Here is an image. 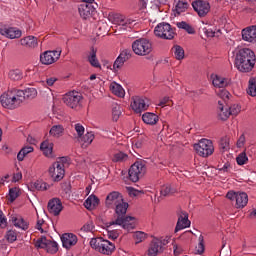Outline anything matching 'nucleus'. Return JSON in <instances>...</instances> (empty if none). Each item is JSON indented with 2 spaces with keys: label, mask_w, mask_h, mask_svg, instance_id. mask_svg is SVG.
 <instances>
[{
  "label": "nucleus",
  "mask_w": 256,
  "mask_h": 256,
  "mask_svg": "<svg viewBox=\"0 0 256 256\" xmlns=\"http://www.w3.org/2000/svg\"><path fill=\"white\" fill-rule=\"evenodd\" d=\"M255 52L249 48H241L235 56L234 65L240 73H251L255 69Z\"/></svg>",
  "instance_id": "1"
},
{
  "label": "nucleus",
  "mask_w": 256,
  "mask_h": 256,
  "mask_svg": "<svg viewBox=\"0 0 256 256\" xmlns=\"http://www.w3.org/2000/svg\"><path fill=\"white\" fill-rule=\"evenodd\" d=\"M154 35L158 39H164L166 41H173L177 37V32L171 24L167 22H161L154 28Z\"/></svg>",
  "instance_id": "2"
},
{
  "label": "nucleus",
  "mask_w": 256,
  "mask_h": 256,
  "mask_svg": "<svg viewBox=\"0 0 256 256\" xmlns=\"http://www.w3.org/2000/svg\"><path fill=\"white\" fill-rule=\"evenodd\" d=\"M132 50L135 55L145 57V55H149L153 51V43L147 38L136 39L132 43Z\"/></svg>",
  "instance_id": "3"
},
{
  "label": "nucleus",
  "mask_w": 256,
  "mask_h": 256,
  "mask_svg": "<svg viewBox=\"0 0 256 256\" xmlns=\"http://www.w3.org/2000/svg\"><path fill=\"white\" fill-rule=\"evenodd\" d=\"M147 173V167L145 166V161L140 160L134 162L129 170H128V177L132 183H137L143 175Z\"/></svg>",
  "instance_id": "4"
},
{
  "label": "nucleus",
  "mask_w": 256,
  "mask_h": 256,
  "mask_svg": "<svg viewBox=\"0 0 256 256\" xmlns=\"http://www.w3.org/2000/svg\"><path fill=\"white\" fill-rule=\"evenodd\" d=\"M63 103L70 109H81L83 103V95L77 91H70L62 98Z\"/></svg>",
  "instance_id": "5"
},
{
  "label": "nucleus",
  "mask_w": 256,
  "mask_h": 256,
  "mask_svg": "<svg viewBox=\"0 0 256 256\" xmlns=\"http://www.w3.org/2000/svg\"><path fill=\"white\" fill-rule=\"evenodd\" d=\"M194 149L200 157H209V155H213V151H215L213 142L205 138L201 139L197 144H194Z\"/></svg>",
  "instance_id": "6"
},
{
  "label": "nucleus",
  "mask_w": 256,
  "mask_h": 256,
  "mask_svg": "<svg viewBox=\"0 0 256 256\" xmlns=\"http://www.w3.org/2000/svg\"><path fill=\"white\" fill-rule=\"evenodd\" d=\"M114 23L117 25L115 33L116 35H119V33H125L127 29H131V25L135 23V20L125 18V16L120 14H116L114 16Z\"/></svg>",
  "instance_id": "7"
},
{
  "label": "nucleus",
  "mask_w": 256,
  "mask_h": 256,
  "mask_svg": "<svg viewBox=\"0 0 256 256\" xmlns=\"http://www.w3.org/2000/svg\"><path fill=\"white\" fill-rule=\"evenodd\" d=\"M48 173L54 182L59 183L65 177V165L61 164V162H54L49 167Z\"/></svg>",
  "instance_id": "8"
},
{
  "label": "nucleus",
  "mask_w": 256,
  "mask_h": 256,
  "mask_svg": "<svg viewBox=\"0 0 256 256\" xmlns=\"http://www.w3.org/2000/svg\"><path fill=\"white\" fill-rule=\"evenodd\" d=\"M192 7L199 17H207V14L211 11V4L205 0L193 1Z\"/></svg>",
  "instance_id": "9"
},
{
  "label": "nucleus",
  "mask_w": 256,
  "mask_h": 256,
  "mask_svg": "<svg viewBox=\"0 0 256 256\" xmlns=\"http://www.w3.org/2000/svg\"><path fill=\"white\" fill-rule=\"evenodd\" d=\"M0 102L4 109H17V107H19L15 96H13L10 90L0 96Z\"/></svg>",
  "instance_id": "10"
},
{
  "label": "nucleus",
  "mask_w": 256,
  "mask_h": 256,
  "mask_svg": "<svg viewBox=\"0 0 256 256\" xmlns=\"http://www.w3.org/2000/svg\"><path fill=\"white\" fill-rule=\"evenodd\" d=\"M78 12L80 17L87 21V19L95 15L96 9L95 6H93V4H80L78 6Z\"/></svg>",
  "instance_id": "11"
},
{
  "label": "nucleus",
  "mask_w": 256,
  "mask_h": 256,
  "mask_svg": "<svg viewBox=\"0 0 256 256\" xmlns=\"http://www.w3.org/2000/svg\"><path fill=\"white\" fill-rule=\"evenodd\" d=\"M47 207L49 213H51V215H54V217H57L61 214V211H63V203L59 198H52L51 200H49Z\"/></svg>",
  "instance_id": "12"
},
{
  "label": "nucleus",
  "mask_w": 256,
  "mask_h": 256,
  "mask_svg": "<svg viewBox=\"0 0 256 256\" xmlns=\"http://www.w3.org/2000/svg\"><path fill=\"white\" fill-rule=\"evenodd\" d=\"M123 201V196L117 191L110 192L105 200L108 209H115V205Z\"/></svg>",
  "instance_id": "13"
},
{
  "label": "nucleus",
  "mask_w": 256,
  "mask_h": 256,
  "mask_svg": "<svg viewBox=\"0 0 256 256\" xmlns=\"http://www.w3.org/2000/svg\"><path fill=\"white\" fill-rule=\"evenodd\" d=\"M131 108L136 113H143V111H147V109H149V105H147L145 99L139 96H134L132 98Z\"/></svg>",
  "instance_id": "14"
},
{
  "label": "nucleus",
  "mask_w": 256,
  "mask_h": 256,
  "mask_svg": "<svg viewBox=\"0 0 256 256\" xmlns=\"http://www.w3.org/2000/svg\"><path fill=\"white\" fill-rule=\"evenodd\" d=\"M212 84L218 89H225L231 85V79L219 76L217 74H211Z\"/></svg>",
  "instance_id": "15"
},
{
  "label": "nucleus",
  "mask_w": 256,
  "mask_h": 256,
  "mask_svg": "<svg viewBox=\"0 0 256 256\" xmlns=\"http://www.w3.org/2000/svg\"><path fill=\"white\" fill-rule=\"evenodd\" d=\"M62 246L64 249H71V247H75L77 245V235L73 233H65L61 236Z\"/></svg>",
  "instance_id": "16"
},
{
  "label": "nucleus",
  "mask_w": 256,
  "mask_h": 256,
  "mask_svg": "<svg viewBox=\"0 0 256 256\" xmlns=\"http://www.w3.org/2000/svg\"><path fill=\"white\" fill-rule=\"evenodd\" d=\"M242 39L248 43H256V25L244 28L242 30Z\"/></svg>",
  "instance_id": "17"
},
{
  "label": "nucleus",
  "mask_w": 256,
  "mask_h": 256,
  "mask_svg": "<svg viewBox=\"0 0 256 256\" xmlns=\"http://www.w3.org/2000/svg\"><path fill=\"white\" fill-rule=\"evenodd\" d=\"M163 251H165V248L161 246L159 238H154L149 245L148 256H158L160 253H163Z\"/></svg>",
  "instance_id": "18"
},
{
  "label": "nucleus",
  "mask_w": 256,
  "mask_h": 256,
  "mask_svg": "<svg viewBox=\"0 0 256 256\" xmlns=\"http://www.w3.org/2000/svg\"><path fill=\"white\" fill-rule=\"evenodd\" d=\"M182 215H180L178 218V221L175 227V233L183 229H187V227H191V220H189V214H187V212H182Z\"/></svg>",
  "instance_id": "19"
},
{
  "label": "nucleus",
  "mask_w": 256,
  "mask_h": 256,
  "mask_svg": "<svg viewBox=\"0 0 256 256\" xmlns=\"http://www.w3.org/2000/svg\"><path fill=\"white\" fill-rule=\"evenodd\" d=\"M0 33L4 35V37H7V39H19L21 35H23L21 30L15 27L1 28Z\"/></svg>",
  "instance_id": "20"
},
{
  "label": "nucleus",
  "mask_w": 256,
  "mask_h": 256,
  "mask_svg": "<svg viewBox=\"0 0 256 256\" xmlns=\"http://www.w3.org/2000/svg\"><path fill=\"white\" fill-rule=\"evenodd\" d=\"M59 61V54L57 56H53V52L45 51L40 55V63L42 65H53V63Z\"/></svg>",
  "instance_id": "21"
},
{
  "label": "nucleus",
  "mask_w": 256,
  "mask_h": 256,
  "mask_svg": "<svg viewBox=\"0 0 256 256\" xmlns=\"http://www.w3.org/2000/svg\"><path fill=\"white\" fill-rule=\"evenodd\" d=\"M20 45L28 49H35L39 45V42L35 36H26L20 39Z\"/></svg>",
  "instance_id": "22"
},
{
  "label": "nucleus",
  "mask_w": 256,
  "mask_h": 256,
  "mask_svg": "<svg viewBox=\"0 0 256 256\" xmlns=\"http://www.w3.org/2000/svg\"><path fill=\"white\" fill-rule=\"evenodd\" d=\"M218 111H220L218 113V118L220 119V121H227L232 115L231 111H229V108L225 109L223 100L218 101Z\"/></svg>",
  "instance_id": "23"
},
{
  "label": "nucleus",
  "mask_w": 256,
  "mask_h": 256,
  "mask_svg": "<svg viewBox=\"0 0 256 256\" xmlns=\"http://www.w3.org/2000/svg\"><path fill=\"white\" fill-rule=\"evenodd\" d=\"M236 203L235 207L236 209H243L244 207H247V203H249V196L245 192H240L236 196Z\"/></svg>",
  "instance_id": "24"
},
{
  "label": "nucleus",
  "mask_w": 256,
  "mask_h": 256,
  "mask_svg": "<svg viewBox=\"0 0 256 256\" xmlns=\"http://www.w3.org/2000/svg\"><path fill=\"white\" fill-rule=\"evenodd\" d=\"M113 251H115V244L109 240H103L99 253H102V255H113Z\"/></svg>",
  "instance_id": "25"
},
{
  "label": "nucleus",
  "mask_w": 256,
  "mask_h": 256,
  "mask_svg": "<svg viewBox=\"0 0 256 256\" xmlns=\"http://www.w3.org/2000/svg\"><path fill=\"white\" fill-rule=\"evenodd\" d=\"M142 120L146 125H157L159 116L153 112H146L142 115Z\"/></svg>",
  "instance_id": "26"
},
{
  "label": "nucleus",
  "mask_w": 256,
  "mask_h": 256,
  "mask_svg": "<svg viewBox=\"0 0 256 256\" xmlns=\"http://www.w3.org/2000/svg\"><path fill=\"white\" fill-rule=\"evenodd\" d=\"M100 200L96 195H90L84 202V207L88 209V211H93L95 207L99 206Z\"/></svg>",
  "instance_id": "27"
},
{
  "label": "nucleus",
  "mask_w": 256,
  "mask_h": 256,
  "mask_svg": "<svg viewBox=\"0 0 256 256\" xmlns=\"http://www.w3.org/2000/svg\"><path fill=\"white\" fill-rule=\"evenodd\" d=\"M9 91L13 95L18 107H21V103L25 101V91L17 88H11Z\"/></svg>",
  "instance_id": "28"
},
{
  "label": "nucleus",
  "mask_w": 256,
  "mask_h": 256,
  "mask_svg": "<svg viewBox=\"0 0 256 256\" xmlns=\"http://www.w3.org/2000/svg\"><path fill=\"white\" fill-rule=\"evenodd\" d=\"M131 221H135V217L124 215L122 217H117L114 221L106 222V227H111L113 225H123V223H131Z\"/></svg>",
  "instance_id": "29"
},
{
  "label": "nucleus",
  "mask_w": 256,
  "mask_h": 256,
  "mask_svg": "<svg viewBox=\"0 0 256 256\" xmlns=\"http://www.w3.org/2000/svg\"><path fill=\"white\" fill-rule=\"evenodd\" d=\"M114 207H115L116 215H118V217H123L127 215V209H129V203L124 202L122 200L121 202H118Z\"/></svg>",
  "instance_id": "30"
},
{
  "label": "nucleus",
  "mask_w": 256,
  "mask_h": 256,
  "mask_svg": "<svg viewBox=\"0 0 256 256\" xmlns=\"http://www.w3.org/2000/svg\"><path fill=\"white\" fill-rule=\"evenodd\" d=\"M88 61L92 67H95L96 69H100L101 64L97 59V49H95V47L93 46L91 47L90 54L88 55Z\"/></svg>",
  "instance_id": "31"
},
{
  "label": "nucleus",
  "mask_w": 256,
  "mask_h": 256,
  "mask_svg": "<svg viewBox=\"0 0 256 256\" xmlns=\"http://www.w3.org/2000/svg\"><path fill=\"white\" fill-rule=\"evenodd\" d=\"M14 227H18V229H22V231H27L29 229V223L23 219V217L17 218L15 216L11 219Z\"/></svg>",
  "instance_id": "32"
},
{
  "label": "nucleus",
  "mask_w": 256,
  "mask_h": 256,
  "mask_svg": "<svg viewBox=\"0 0 256 256\" xmlns=\"http://www.w3.org/2000/svg\"><path fill=\"white\" fill-rule=\"evenodd\" d=\"M189 9V2L187 0H178L175 5V15H181V13H185Z\"/></svg>",
  "instance_id": "33"
},
{
  "label": "nucleus",
  "mask_w": 256,
  "mask_h": 256,
  "mask_svg": "<svg viewBox=\"0 0 256 256\" xmlns=\"http://www.w3.org/2000/svg\"><path fill=\"white\" fill-rule=\"evenodd\" d=\"M40 149L45 157H53V143H50L49 141H44L40 144Z\"/></svg>",
  "instance_id": "34"
},
{
  "label": "nucleus",
  "mask_w": 256,
  "mask_h": 256,
  "mask_svg": "<svg viewBox=\"0 0 256 256\" xmlns=\"http://www.w3.org/2000/svg\"><path fill=\"white\" fill-rule=\"evenodd\" d=\"M110 90L117 97H125V90L123 89V86H121L117 82H112L111 83Z\"/></svg>",
  "instance_id": "35"
},
{
  "label": "nucleus",
  "mask_w": 256,
  "mask_h": 256,
  "mask_svg": "<svg viewBox=\"0 0 256 256\" xmlns=\"http://www.w3.org/2000/svg\"><path fill=\"white\" fill-rule=\"evenodd\" d=\"M35 149L33 146H24L17 154L18 161H24L25 157L29 155V153H33Z\"/></svg>",
  "instance_id": "36"
},
{
  "label": "nucleus",
  "mask_w": 256,
  "mask_h": 256,
  "mask_svg": "<svg viewBox=\"0 0 256 256\" xmlns=\"http://www.w3.org/2000/svg\"><path fill=\"white\" fill-rule=\"evenodd\" d=\"M64 131H65V128H63V125H54L50 129L49 133L50 135H52V137L59 138V137H63Z\"/></svg>",
  "instance_id": "37"
},
{
  "label": "nucleus",
  "mask_w": 256,
  "mask_h": 256,
  "mask_svg": "<svg viewBox=\"0 0 256 256\" xmlns=\"http://www.w3.org/2000/svg\"><path fill=\"white\" fill-rule=\"evenodd\" d=\"M8 77L11 81H21V79H23V71L19 69H12L9 71Z\"/></svg>",
  "instance_id": "38"
},
{
  "label": "nucleus",
  "mask_w": 256,
  "mask_h": 256,
  "mask_svg": "<svg viewBox=\"0 0 256 256\" xmlns=\"http://www.w3.org/2000/svg\"><path fill=\"white\" fill-rule=\"evenodd\" d=\"M176 27L178 29H184L189 35H195V28L185 21L177 22Z\"/></svg>",
  "instance_id": "39"
},
{
  "label": "nucleus",
  "mask_w": 256,
  "mask_h": 256,
  "mask_svg": "<svg viewBox=\"0 0 256 256\" xmlns=\"http://www.w3.org/2000/svg\"><path fill=\"white\" fill-rule=\"evenodd\" d=\"M43 249H46L47 253H50L51 255H55V253H57V251H59V244H57V242L50 240L46 247H44Z\"/></svg>",
  "instance_id": "40"
},
{
  "label": "nucleus",
  "mask_w": 256,
  "mask_h": 256,
  "mask_svg": "<svg viewBox=\"0 0 256 256\" xmlns=\"http://www.w3.org/2000/svg\"><path fill=\"white\" fill-rule=\"evenodd\" d=\"M172 49L174 51V56H175V59H177V61H181L185 59V50L183 49V47L179 45H174Z\"/></svg>",
  "instance_id": "41"
},
{
  "label": "nucleus",
  "mask_w": 256,
  "mask_h": 256,
  "mask_svg": "<svg viewBox=\"0 0 256 256\" xmlns=\"http://www.w3.org/2000/svg\"><path fill=\"white\" fill-rule=\"evenodd\" d=\"M247 93L251 97H256V78L255 77H251L249 79Z\"/></svg>",
  "instance_id": "42"
},
{
  "label": "nucleus",
  "mask_w": 256,
  "mask_h": 256,
  "mask_svg": "<svg viewBox=\"0 0 256 256\" xmlns=\"http://www.w3.org/2000/svg\"><path fill=\"white\" fill-rule=\"evenodd\" d=\"M105 239H103V238H92L91 240H90V247L92 248V249H95V251H101V246L103 245V241H104Z\"/></svg>",
  "instance_id": "43"
},
{
  "label": "nucleus",
  "mask_w": 256,
  "mask_h": 256,
  "mask_svg": "<svg viewBox=\"0 0 256 256\" xmlns=\"http://www.w3.org/2000/svg\"><path fill=\"white\" fill-rule=\"evenodd\" d=\"M95 139V134L93 132H87L84 136L79 138L80 143H85L86 145H91Z\"/></svg>",
  "instance_id": "44"
},
{
  "label": "nucleus",
  "mask_w": 256,
  "mask_h": 256,
  "mask_svg": "<svg viewBox=\"0 0 256 256\" xmlns=\"http://www.w3.org/2000/svg\"><path fill=\"white\" fill-rule=\"evenodd\" d=\"M176 191L177 190H175L171 186L167 185V186H164L161 188L160 194H161V197H171V195H174V193H176Z\"/></svg>",
  "instance_id": "45"
},
{
  "label": "nucleus",
  "mask_w": 256,
  "mask_h": 256,
  "mask_svg": "<svg viewBox=\"0 0 256 256\" xmlns=\"http://www.w3.org/2000/svg\"><path fill=\"white\" fill-rule=\"evenodd\" d=\"M133 239L136 245H138V243H143L147 239V234L143 231H137L134 233Z\"/></svg>",
  "instance_id": "46"
},
{
  "label": "nucleus",
  "mask_w": 256,
  "mask_h": 256,
  "mask_svg": "<svg viewBox=\"0 0 256 256\" xmlns=\"http://www.w3.org/2000/svg\"><path fill=\"white\" fill-rule=\"evenodd\" d=\"M33 187L37 191H47V189H49V184H47V182L37 180L36 182H34Z\"/></svg>",
  "instance_id": "47"
},
{
  "label": "nucleus",
  "mask_w": 256,
  "mask_h": 256,
  "mask_svg": "<svg viewBox=\"0 0 256 256\" xmlns=\"http://www.w3.org/2000/svg\"><path fill=\"white\" fill-rule=\"evenodd\" d=\"M104 225V229H106L107 231L108 239H112V241L119 239V230H109V227H107V223H105Z\"/></svg>",
  "instance_id": "48"
},
{
  "label": "nucleus",
  "mask_w": 256,
  "mask_h": 256,
  "mask_svg": "<svg viewBox=\"0 0 256 256\" xmlns=\"http://www.w3.org/2000/svg\"><path fill=\"white\" fill-rule=\"evenodd\" d=\"M35 97H37V89L26 88L24 90V99H35Z\"/></svg>",
  "instance_id": "49"
},
{
  "label": "nucleus",
  "mask_w": 256,
  "mask_h": 256,
  "mask_svg": "<svg viewBox=\"0 0 256 256\" xmlns=\"http://www.w3.org/2000/svg\"><path fill=\"white\" fill-rule=\"evenodd\" d=\"M219 147H220V151L222 153H225V151H229L230 147H229V138L228 137H223L220 140L219 143Z\"/></svg>",
  "instance_id": "50"
},
{
  "label": "nucleus",
  "mask_w": 256,
  "mask_h": 256,
  "mask_svg": "<svg viewBox=\"0 0 256 256\" xmlns=\"http://www.w3.org/2000/svg\"><path fill=\"white\" fill-rule=\"evenodd\" d=\"M127 154L123 153V152H118L116 154H114V157L112 159L113 163H121L123 161H127Z\"/></svg>",
  "instance_id": "51"
},
{
  "label": "nucleus",
  "mask_w": 256,
  "mask_h": 256,
  "mask_svg": "<svg viewBox=\"0 0 256 256\" xmlns=\"http://www.w3.org/2000/svg\"><path fill=\"white\" fill-rule=\"evenodd\" d=\"M5 239L8 243H15V241H17V232H15V230H8L6 232Z\"/></svg>",
  "instance_id": "52"
},
{
  "label": "nucleus",
  "mask_w": 256,
  "mask_h": 256,
  "mask_svg": "<svg viewBox=\"0 0 256 256\" xmlns=\"http://www.w3.org/2000/svg\"><path fill=\"white\" fill-rule=\"evenodd\" d=\"M51 240H48L46 236H41L35 244V247L38 249H44V247H47V243H49Z\"/></svg>",
  "instance_id": "53"
},
{
  "label": "nucleus",
  "mask_w": 256,
  "mask_h": 256,
  "mask_svg": "<svg viewBox=\"0 0 256 256\" xmlns=\"http://www.w3.org/2000/svg\"><path fill=\"white\" fill-rule=\"evenodd\" d=\"M19 197V188L13 187L9 189V201L10 203L15 202V200Z\"/></svg>",
  "instance_id": "54"
},
{
  "label": "nucleus",
  "mask_w": 256,
  "mask_h": 256,
  "mask_svg": "<svg viewBox=\"0 0 256 256\" xmlns=\"http://www.w3.org/2000/svg\"><path fill=\"white\" fill-rule=\"evenodd\" d=\"M198 248H197V253L198 255H203V253H205V238L203 237V235H200L198 238Z\"/></svg>",
  "instance_id": "55"
},
{
  "label": "nucleus",
  "mask_w": 256,
  "mask_h": 256,
  "mask_svg": "<svg viewBox=\"0 0 256 256\" xmlns=\"http://www.w3.org/2000/svg\"><path fill=\"white\" fill-rule=\"evenodd\" d=\"M61 189L66 197H71V182H62Z\"/></svg>",
  "instance_id": "56"
},
{
  "label": "nucleus",
  "mask_w": 256,
  "mask_h": 256,
  "mask_svg": "<svg viewBox=\"0 0 256 256\" xmlns=\"http://www.w3.org/2000/svg\"><path fill=\"white\" fill-rule=\"evenodd\" d=\"M119 117H121V107L116 105L112 108V119L113 121H119Z\"/></svg>",
  "instance_id": "57"
},
{
  "label": "nucleus",
  "mask_w": 256,
  "mask_h": 256,
  "mask_svg": "<svg viewBox=\"0 0 256 256\" xmlns=\"http://www.w3.org/2000/svg\"><path fill=\"white\" fill-rule=\"evenodd\" d=\"M249 161V158L247 157V154L245 152L240 153L236 158V163L238 165H245Z\"/></svg>",
  "instance_id": "58"
},
{
  "label": "nucleus",
  "mask_w": 256,
  "mask_h": 256,
  "mask_svg": "<svg viewBox=\"0 0 256 256\" xmlns=\"http://www.w3.org/2000/svg\"><path fill=\"white\" fill-rule=\"evenodd\" d=\"M119 57H121V59L123 60L124 63H127V61H129V59H131V57H132L131 50H129V49L123 50L119 54Z\"/></svg>",
  "instance_id": "59"
},
{
  "label": "nucleus",
  "mask_w": 256,
  "mask_h": 256,
  "mask_svg": "<svg viewBox=\"0 0 256 256\" xmlns=\"http://www.w3.org/2000/svg\"><path fill=\"white\" fill-rule=\"evenodd\" d=\"M125 65V62L121 56H118L113 64L114 71H117L118 69H121Z\"/></svg>",
  "instance_id": "60"
},
{
  "label": "nucleus",
  "mask_w": 256,
  "mask_h": 256,
  "mask_svg": "<svg viewBox=\"0 0 256 256\" xmlns=\"http://www.w3.org/2000/svg\"><path fill=\"white\" fill-rule=\"evenodd\" d=\"M228 111H230L231 115L237 116L241 113V106H239V104H234L228 108Z\"/></svg>",
  "instance_id": "61"
},
{
  "label": "nucleus",
  "mask_w": 256,
  "mask_h": 256,
  "mask_svg": "<svg viewBox=\"0 0 256 256\" xmlns=\"http://www.w3.org/2000/svg\"><path fill=\"white\" fill-rule=\"evenodd\" d=\"M75 131L77 132L78 138L83 137V134L85 133V127L81 124H75Z\"/></svg>",
  "instance_id": "62"
},
{
  "label": "nucleus",
  "mask_w": 256,
  "mask_h": 256,
  "mask_svg": "<svg viewBox=\"0 0 256 256\" xmlns=\"http://www.w3.org/2000/svg\"><path fill=\"white\" fill-rule=\"evenodd\" d=\"M143 145H145V138L144 137H139L135 144L134 147H136V149H141L143 147Z\"/></svg>",
  "instance_id": "63"
},
{
  "label": "nucleus",
  "mask_w": 256,
  "mask_h": 256,
  "mask_svg": "<svg viewBox=\"0 0 256 256\" xmlns=\"http://www.w3.org/2000/svg\"><path fill=\"white\" fill-rule=\"evenodd\" d=\"M229 95H231V93H229V91H227L225 89H222L219 93V97H221V99H222V101H224V103H225L226 99H229Z\"/></svg>",
  "instance_id": "64"
}]
</instances>
